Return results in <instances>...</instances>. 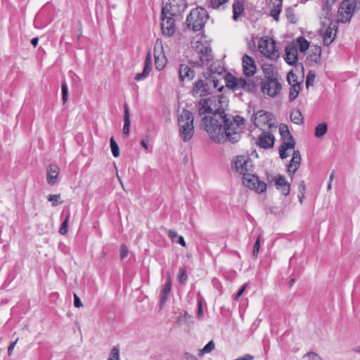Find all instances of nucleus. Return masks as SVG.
Returning <instances> with one entry per match:
<instances>
[{
    "instance_id": "1",
    "label": "nucleus",
    "mask_w": 360,
    "mask_h": 360,
    "mask_svg": "<svg viewBox=\"0 0 360 360\" xmlns=\"http://www.w3.org/2000/svg\"><path fill=\"white\" fill-rule=\"evenodd\" d=\"M229 103L226 96L218 95L201 99L197 104L198 115H205L201 120V127L214 142L219 144L238 142L245 126L246 121L243 117L226 112Z\"/></svg>"
},
{
    "instance_id": "2",
    "label": "nucleus",
    "mask_w": 360,
    "mask_h": 360,
    "mask_svg": "<svg viewBox=\"0 0 360 360\" xmlns=\"http://www.w3.org/2000/svg\"><path fill=\"white\" fill-rule=\"evenodd\" d=\"M209 18L207 10L201 6L193 8L186 20V28L194 32L202 31Z\"/></svg>"
},
{
    "instance_id": "3",
    "label": "nucleus",
    "mask_w": 360,
    "mask_h": 360,
    "mask_svg": "<svg viewBox=\"0 0 360 360\" xmlns=\"http://www.w3.org/2000/svg\"><path fill=\"white\" fill-rule=\"evenodd\" d=\"M193 116L191 111L184 109L178 117L179 134L184 142L189 141L194 134Z\"/></svg>"
},
{
    "instance_id": "4",
    "label": "nucleus",
    "mask_w": 360,
    "mask_h": 360,
    "mask_svg": "<svg viewBox=\"0 0 360 360\" xmlns=\"http://www.w3.org/2000/svg\"><path fill=\"white\" fill-rule=\"evenodd\" d=\"M193 57L196 59L189 60V63L193 67H201L207 65L214 58L210 46L202 42L197 41L193 47Z\"/></svg>"
},
{
    "instance_id": "5",
    "label": "nucleus",
    "mask_w": 360,
    "mask_h": 360,
    "mask_svg": "<svg viewBox=\"0 0 360 360\" xmlns=\"http://www.w3.org/2000/svg\"><path fill=\"white\" fill-rule=\"evenodd\" d=\"M328 22H323V26L326 27L325 30L323 27L319 31L320 34L323 36V44L329 46L335 39L336 34L338 30L339 21L330 20L328 19Z\"/></svg>"
},
{
    "instance_id": "6",
    "label": "nucleus",
    "mask_w": 360,
    "mask_h": 360,
    "mask_svg": "<svg viewBox=\"0 0 360 360\" xmlns=\"http://www.w3.org/2000/svg\"><path fill=\"white\" fill-rule=\"evenodd\" d=\"M233 169L243 174V176L252 173L254 170L252 160L247 155L236 156L233 162Z\"/></svg>"
},
{
    "instance_id": "7",
    "label": "nucleus",
    "mask_w": 360,
    "mask_h": 360,
    "mask_svg": "<svg viewBox=\"0 0 360 360\" xmlns=\"http://www.w3.org/2000/svg\"><path fill=\"white\" fill-rule=\"evenodd\" d=\"M360 9L359 0H344L341 3L340 10L342 17L340 22H347L351 20L353 13Z\"/></svg>"
},
{
    "instance_id": "8",
    "label": "nucleus",
    "mask_w": 360,
    "mask_h": 360,
    "mask_svg": "<svg viewBox=\"0 0 360 360\" xmlns=\"http://www.w3.org/2000/svg\"><path fill=\"white\" fill-rule=\"evenodd\" d=\"M243 184L257 193H262L266 190V183L261 181L257 176L252 173L243 176Z\"/></svg>"
},
{
    "instance_id": "9",
    "label": "nucleus",
    "mask_w": 360,
    "mask_h": 360,
    "mask_svg": "<svg viewBox=\"0 0 360 360\" xmlns=\"http://www.w3.org/2000/svg\"><path fill=\"white\" fill-rule=\"evenodd\" d=\"M258 47L265 57L271 59H276L278 57L276 41L273 39H260Z\"/></svg>"
},
{
    "instance_id": "10",
    "label": "nucleus",
    "mask_w": 360,
    "mask_h": 360,
    "mask_svg": "<svg viewBox=\"0 0 360 360\" xmlns=\"http://www.w3.org/2000/svg\"><path fill=\"white\" fill-rule=\"evenodd\" d=\"M167 13L166 12V8H162V22H161V30L162 34L167 37H172L175 33V20L174 19V16L169 15L167 16Z\"/></svg>"
},
{
    "instance_id": "11",
    "label": "nucleus",
    "mask_w": 360,
    "mask_h": 360,
    "mask_svg": "<svg viewBox=\"0 0 360 360\" xmlns=\"http://www.w3.org/2000/svg\"><path fill=\"white\" fill-rule=\"evenodd\" d=\"M282 86L276 78H269L266 81L262 82L261 89L262 93L267 94L270 97H275L281 92Z\"/></svg>"
},
{
    "instance_id": "12",
    "label": "nucleus",
    "mask_w": 360,
    "mask_h": 360,
    "mask_svg": "<svg viewBox=\"0 0 360 360\" xmlns=\"http://www.w3.org/2000/svg\"><path fill=\"white\" fill-rule=\"evenodd\" d=\"M211 93L210 84L208 82V78L205 79H198L193 86L192 94L194 97L206 96Z\"/></svg>"
},
{
    "instance_id": "13",
    "label": "nucleus",
    "mask_w": 360,
    "mask_h": 360,
    "mask_svg": "<svg viewBox=\"0 0 360 360\" xmlns=\"http://www.w3.org/2000/svg\"><path fill=\"white\" fill-rule=\"evenodd\" d=\"M285 54L284 59L290 65L300 67L302 72H304V66L302 63H298L297 49L295 45H288L285 49Z\"/></svg>"
},
{
    "instance_id": "14",
    "label": "nucleus",
    "mask_w": 360,
    "mask_h": 360,
    "mask_svg": "<svg viewBox=\"0 0 360 360\" xmlns=\"http://www.w3.org/2000/svg\"><path fill=\"white\" fill-rule=\"evenodd\" d=\"M169 8H166V12L172 16H179L184 12L187 8L186 0H169L168 4Z\"/></svg>"
},
{
    "instance_id": "15",
    "label": "nucleus",
    "mask_w": 360,
    "mask_h": 360,
    "mask_svg": "<svg viewBox=\"0 0 360 360\" xmlns=\"http://www.w3.org/2000/svg\"><path fill=\"white\" fill-rule=\"evenodd\" d=\"M243 73L247 77H251L256 72L255 61L252 57L245 54L242 58Z\"/></svg>"
},
{
    "instance_id": "16",
    "label": "nucleus",
    "mask_w": 360,
    "mask_h": 360,
    "mask_svg": "<svg viewBox=\"0 0 360 360\" xmlns=\"http://www.w3.org/2000/svg\"><path fill=\"white\" fill-rule=\"evenodd\" d=\"M215 68L214 67V64H212L210 68V74H209L210 78L208 79V82L210 84V86H212L213 88L218 89L219 91H222L224 89V85H220L219 82L220 80L217 78L215 75H213L214 72H217L219 76H221L224 71L223 68L219 67L217 70H215L214 71V69Z\"/></svg>"
},
{
    "instance_id": "17",
    "label": "nucleus",
    "mask_w": 360,
    "mask_h": 360,
    "mask_svg": "<svg viewBox=\"0 0 360 360\" xmlns=\"http://www.w3.org/2000/svg\"><path fill=\"white\" fill-rule=\"evenodd\" d=\"M301 155L299 150H294L292 158L287 165V173L289 176H293L300 166Z\"/></svg>"
},
{
    "instance_id": "18",
    "label": "nucleus",
    "mask_w": 360,
    "mask_h": 360,
    "mask_svg": "<svg viewBox=\"0 0 360 360\" xmlns=\"http://www.w3.org/2000/svg\"><path fill=\"white\" fill-rule=\"evenodd\" d=\"M275 138L273 134L269 132H262L258 136V146L264 149L271 148L274 147Z\"/></svg>"
},
{
    "instance_id": "19",
    "label": "nucleus",
    "mask_w": 360,
    "mask_h": 360,
    "mask_svg": "<svg viewBox=\"0 0 360 360\" xmlns=\"http://www.w3.org/2000/svg\"><path fill=\"white\" fill-rule=\"evenodd\" d=\"M275 185L278 190H280L281 193L286 196L290 193V185L285 180L284 176L278 174L275 178Z\"/></svg>"
},
{
    "instance_id": "20",
    "label": "nucleus",
    "mask_w": 360,
    "mask_h": 360,
    "mask_svg": "<svg viewBox=\"0 0 360 360\" xmlns=\"http://www.w3.org/2000/svg\"><path fill=\"white\" fill-rule=\"evenodd\" d=\"M179 77L181 81H191L195 77V72L188 65L181 64L179 67Z\"/></svg>"
},
{
    "instance_id": "21",
    "label": "nucleus",
    "mask_w": 360,
    "mask_h": 360,
    "mask_svg": "<svg viewBox=\"0 0 360 360\" xmlns=\"http://www.w3.org/2000/svg\"><path fill=\"white\" fill-rule=\"evenodd\" d=\"M172 289V281L169 276L167 277V280L165 283L164 284L163 288L161 290L160 293V307L162 308L164 304H165L167 297L171 292Z\"/></svg>"
},
{
    "instance_id": "22",
    "label": "nucleus",
    "mask_w": 360,
    "mask_h": 360,
    "mask_svg": "<svg viewBox=\"0 0 360 360\" xmlns=\"http://www.w3.org/2000/svg\"><path fill=\"white\" fill-rule=\"evenodd\" d=\"M60 169L57 165H50L47 169V183L54 185L59 174Z\"/></svg>"
},
{
    "instance_id": "23",
    "label": "nucleus",
    "mask_w": 360,
    "mask_h": 360,
    "mask_svg": "<svg viewBox=\"0 0 360 360\" xmlns=\"http://www.w3.org/2000/svg\"><path fill=\"white\" fill-rule=\"evenodd\" d=\"M272 5V8L270 12V15L276 20H279V15L282 11V0H270Z\"/></svg>"
},
{
    "instance_id": "24",
    "label": "nucleus",
    "mask_w": 360,
    "mask_h": 360,
    "mask_svg": "<svg viewBox=\"0 0 360 360\" xmlns=\"http://www.w3.org/2000/svg\"><path fill=\"white\" fill-rule=\"evenodd\" d=\"M130 116H129V109L127 103H124V126L122 132L124 136H129V130H130Z\"/></svg>"
},
{
    "instance_id": "25",
    "label": "nucleus",
    "mask_w": 360,
    "mask_h": 360,
    "mask_svg": "<svg viewBox=\"0 0 360 360\" xmlns=\"http://www.w3.org/2000/svg\"><path fill=\"white\" fill-rule=\"evenodd\" d=\"M321 48L318 45H313L310 49L308 59L313 63H319L321 61Z\"/></svg>"
},
{
    "instance_id": "26",
    "label": "nucleus",
    "mask_w": 360,
    "mask_h": 360,
    "mask_svg": "<svg viewBox=\"0 0 360 360\" xmlns=\"http://www.w3.org/2000/svg\"><path fill=\"white\" fill-rule=\"evenodd\" d=\"M244 12V4L236 0L233 4V20L237 21L240 15Z\"/></svg>"
},
{
    "instance_id": "27",
    "label": "nucleus",
    "mask_w": 360,
    "mask_h": 360,
    "mask_svg": "<svg viewBox=\"0 0 360 360\" xmlns=\"http://www.w3.org/2000/svg\"><path fill=\"white\" fill-rule=\"evenodd\" d=\"M224 78L225 80L226 86L229 89L233 90V91H236V87L237 86V84H236L237 77H234L231 73L228 72L226 74L225 76H224Z\"/></svg>"
},
{
    "instance_id": "28",
    "label": "nucleus",
    "mask_w": 360,
    "mask_h": 360,
    "mask_svg": "<svg viewBox=\"0 0 360 360\" xmlns=\"http://www.w3.org/2000/svg\"><path fill=\"white\" fill-rule=\"evenodd\" d=\"M328 131V124L326 122H323L322 123L319 124L316 128L314 131V136L316 138H321Z\"/></svg>"
},
{
    "instance_id": "29",
    "label": "nucleus",
    "mask_w": 360,
    "mask_h": 360,
    "mask_svg": "<svg viewBox=\"0 0 360 360\" xmlns=\"http://www.w3.org/2000/svg\"><path fill=\"white\" fill-rule=\"evenodd\" d=\"M300 89V83H292L289 93L290 101H293L298 96Z\"/></svg>"
},
{
    "instance_id": "30",
    "label": "nucleus",
    "mask_w": 360,
    "mask_h": 360,
    "mask_svg": "<svg viewBox=\"0 0 360 360\" xmlns=\"http://www.w3.org/2000/svg\"><path fill=\"white\" fill-rule=\"evenodd\" d=\"M291 121L296 124H302L304 122V119L300 110H294L290 114Z\"/></svg>"
},
{
    "instance_id": "31",
    "label": "nucleus",
    "mask_w": 360,
    "mask_h": 360,
    "mask_svg": "<svg viewBox=\"0 0 360 360\" xmlns=\"http://www.w3.org/2000/svg\"><path fill=\"white\" fill-rule=\"evenodd\" d=\"M300 52L306 51L309 47V42L304 37H300L297 39Z\"/></svg>"
},
{
    "instance_id": "32",
    "label": "nucleus",
    "mask_w": 360,
    "mask_h": 360,
    "mask_svg": "<svg viewBox=\"0 0 360 360\" xmlns=\"http://www.w3.org/2000/svg\"><path fill=\"white\" fill-rule=\"evenodd\" d=\"M258 118L261 120L264 123L269 122L273 118V114L270 112H265L260 110L257 112Z\"/></svg>"
},
{
    "instance_id": "33",
    "label": "nucleus",
    "mask_w": 360,
    "mask_h": 360,
    "mask_svg": "<svg viewBox=\"0 0 360 360\" xmlns=\"http://www.w3.org/2000/svg\"><path fill=\"white\" fill-rule=\"evenodd\" d=\"M285 16L288 21L292 24H295L297 22V18L295 17V14L294 12V9L292 7H288L285 8Z\"/></svg>"
},
{
    "instance_id": "34",
    "label": "nucleus",
    "mask_w": 360,
    "mask_h": 360,
    "mask_svg": "<svg viewBox=\"0 0 360 360\" xmlns=\"http://www.w3.org/2000/svg\"><path fill=\"white\" fill-rule=\"evenodd\" d=\"M214 342L210 340L202 349L199 350L198 356H202L205 354L211 352L214 349Z\"/></svg>"
},
{
    "instance_id": "35",
    "label": "nucleus",
    "mask_w": 360,
    "mask_h": 360,
    "mask_svg": "<svg viewBox=\"0 0 360 360\" xmlns=\"http://www.w3.org/2000/svg\"><path fill=\"white\" fill-rule=\"evenodd\" d=\"M110 148H111V152H112V155L115 158L119 157L120 148H119V146L113 136L110 137Z\"/></svg>"
},
{
    "instance_id": "36",
    "label": "nucleus",
    "mask_w": 360,
    "mask_h": 360,
    "mask_svg": "<svg viewBox=\"0 0 360 360\" xmlns=\"http://www.w3.org/2000/svg\"><path fill=\"white\" fill-rule=\"evenodd\" d=\"M283 141L281 143V146L285 147V146H290V147H289V149H292L295 148V139L293 138V136L292 135H290L288 136H285V139H283Z\"/></svg>"
},
{
    "instance_id": "37",
    "label": "nucleus",
    "mask_w": 360,
    "mask_h": 360,
    "mask_svg": "<svg viewBox=\"0 0 360 360\" xmlns=\"http://www.w3.org/2000/svg\"><path fill=\"white\" fill-rule=\"evenodd\" d=\"M177 279L179 281V283L182 284H185L187 279V272L186 268H181L179 271L178 275H177Z\"/></svg>"
},
{
    "instance_id": "38",
    "label": "nucleus",
    "mask_w": 360,
    "mask_h": 360,
    "mask_svg": "<svg viewBox=\"0 0 360 360\" xmlns=\"http://www.w3.org/2000/svg\"><path fill=\"white\" fill-rule=\"evenodd\" d=\"M61 91H62V101L63 103L65 104L68 101V88L65 80H63L61 84Z\"/></svg>"
},
{
    "instance_id": "39",
    "label": "nucleus",
    "mask_w": 360,
    "mask_h": 360,
    "mask_svg": "<svg viewBox=\"0 0 360 360\" xmlns=\"http://www.w3.org/2000/svg\"><path fill=\"white\" fill-rule=\"evenodd\" d=\"M315 77H316L315 72L313 70H309L307 75L306 82H305L307 88H309V86L313 85Z\"/></svg>"
},
{
    "instance_id": "40",
    "label": "nucleus",
    "mask_w": 360,
    "mask_h": 360,
    "mask_svg": "<svg viewBox=\"0 0 360 360\" xmlns=\"http://www.w3.org/2000/svg\"><path fill=\"white\" fill-rule=\"evenodd\" d=\"M60 194H50L47 196V200L50 202H52L53 206H57L59 204H61L63 202L60 201Z\"/></svg>"
},
{
    "instance_id": "41",
    "label": "nucleus",
    "mask_w": 360,
    "mask_h": 360,
    "mask_svg": "<svg viewBox=\"0 0 360 360\" xmlns=\"http://www.w3.org/2000/svg\"><path fill=\"white\" fill-rule=\"evenodd\" d=\"M243 90L247 92H255L256 91V84L252 80L248 79L246 81Z\"/></svg>"
},
{
    "instance_id": "42",
    "label": "nucleus",
    "mask_w": 360,
    "mask_h": 360,
    "mask_svg": "<svg viewBox=\"0 0 360 360\" xmlns=\"http://www.w3.org/2000/svg\"><path fill=\"white\" fill-rule=\"evenodd\" d=\"M108 360H120V349L118 347L115 346L110 352V357Z\"/></svg>"
},
{
    "instance_id": "43",
    "label": "nucleus",
    "mask_w": 360,
    "mask_h": 360,
    "mask_svg": "<svg viewBox=\"0 0 360 360\" xmlns=\"http://www.w3.org/2000/svg\"><path fill=\"white\" fill-rule=\"evenodd\" d=\"M143 68L148 70V71H151L152 70V57H151V54L150 52H148L146 56V58L144 60V66H143Z\"/></svg>"
},
{
    "instance_id": "44",
    "label": "nucleus",
    "mask_w": 360,
    "mask_h": 360,
    "mask_svg": "<svg viewBox=\"0 0 360 360\" xmlns=\"http://www.w3.org/2000/svg\"><path fill=\"white\" fill-rule=\"evenodd\" d=\"M260 238L261 236H259L257 238V240L255 243L252 256L254 259H256L258 256L259 248H260Z\"/></svg>"
},
{
    "instance_id": "45",
    "label": "nucleus",
    "mask_w": 360,
    "mask_h": 360,
    "mask_svg": "<svg viewBox=\"0 0 360 360\" xmlns=\"http://www.w3.org/2000/svg\"><path fill=\"white\" fill-rule=\"evenodd\" d=\"M263 71L264 73V79H262L263 81H266L269 78H274V70L271 66H269V68H263Z\"/></svg>"
},
{
    "instance_id": "46",
    "label": "nucleus",
    "mask_w": 360,
    "mask_h": 360,
    "mask_svg": "<svg viewBox=\"0 0 360 360\" xmlns=\"http://www.w3.org/2000/svg\"><path fill=\"white\" fill-rule=\"evenodd\" d=\"M166 63V60L165 58L160 59L158 57H155V65L157 70H162L164 69Z\"/></svg>"
},
{
    "instance_id": "47",
    "label": "nucleus",
    "mask_w": 360,
    "mask_h": 360,
    "mask_svg": "<svg viewBox=\"0 0 360 360\" xmlns=\"http://www.w3.org/2000/svg\"><path fill=\"white\" fill-rule=\"evenodd\" d=\"M287 80L290 86L292 85V83H300L298 81L297 76L292 70L288 73Z\"/></svg>"
},
{
    "instance_id": "48",
    "label": "nucleus",
    "mask_w": 360,
    "mask_h": 360,
    "mask_svg": "<svg viewBox=\"0 0 360 360\" xmlns=\"http://www.w3.org/2000/svg\"><path fill=\"white\" fill-rule=\"evenodd\" d=\"M229 0H210V7L217 9L226 4Z\"/></svg>"
},
{
    "instance_id": "49",
    "label": "nucleus",
    "mask_w": 360,
    "mask_h": 360,
    "mask_svg": "<svg viewBox=\"0 0 360 360\" xmlns=\"http://www.w3.org/2000/svg\"><path fill=\"white\" fill-rule=\"evenodd\" d=\"M150 71L146 70V69H143V71L140 73H137L135 77H134V79L136 81H141V80H143L144 79H146L150 74Z\"/></svg>"
},
{
    "instance_id": "50",
    "label": "nucleus",
    "mask_w": 360,
    "mask_h": 360,
    "mask_svg": "<svg viewBox=\"0 0 360 360\" xmlns=\"http://www.w3.org/2000/svg\"><path fill=\"white\" fill-rule=\"evenodd\" d=\"M280 134L282 139H285V136L292 135L288 130V127L285 124H281L279 128Z\"/></svg>"
},
{
    "instance_id": "51",
    "label": "nucleus",
    "mask_w": 360,
    "mask_h": 360,
    "mask_svg": "<svg viewBox=\"0 0 360 360\" xmlns=\"http://www.w3.org/2000/svg\"><path fill=\"white\" fill-rule=\"evenodd\" d=\"M69 217H70V216L68 215L66 217V219L63 221V222L60 225V227L59 229V233L62 235H65L68 232L67 228H68V222Z\"/></svg>"
},
{
    "instance_id": "52",
    "label": "nucleus",
    "mask_w": 360,
    "mask_h": 360,
    "mask_svg": "<svg viewBox=\"0 0 360 360\" xmlns=\"http://www.w3.org/2000/svg\"><path fill=\"white\" fill-rule=\"evenodd\" d=\"M289 147H290V146H285V147L281 145L280 146V148H279V155H280V158L281 159H285L288 157V154L287 153V150L289 149Z\"/></svg>"
},
{
    "instance_id": "53",
    "label": "nucleus",
    "mask_w": 360,
    "mask_h": 360,
    "mask_svg": "<svg viewBox=\"0 0 360 360\" xmlns=\"http://www.w3.org/2000/svg\"><path fill=\"white\" fill-rule=\"evenodd\" d=\"M120 252V258L122 259H124L128 255V253H129L127 246L125 244L121 245Z\"/></svg>"
},
{
    "instance_id": "54",
    "label": "nucleus",
    "mask_w": 360,
    "mask_h": 360,
    "mask_svg": "<svg viewBox=\"0 0 360 360\" xmlns=\"http://www.w3.org/2000/svg\"><path fill=\"white\" fill-rule=\"evenodd\" d=\"M336 0H326L323 9L327 11H330Z\"/></svg>"
},
{
    "instance_id": "55",
    "label": "nucleus",
    "mask_w": 360,
    "mask_h": 360,
    "mask_svg": "<svg viewBox=\"0 0 360 360\" xmlns=\"http://www.w3.org/2000/svg\"><path fill=\"white\" fill-rule=\"evenodd\" d=\"M246 81L247 80L243 77L237 78V81H236L237 86L236 87V90H238L240 89H243L245 85L246 84Z\"/></svg>"
},
{
    "instance_id": "56",
    "label": "nucleus",
    "mask_w": 360,
    "mask_h": 360,
    "mask_svg": "<svg viewBox=\"0 0 360 360\" xmlns=\"http://www.w3.org/2000/svg\"><path fill=\"white\" fill-rule=\"evenodd\" d=\"M305 356H307L311 360H322L321 356H319V354L313 352L307 353Z\"/></svg>"
},
{
    "instance_id": "57",
    "label": "nucleus",
    "mask_w": 360,
    "mask_h": 360,
    "mask_svg": "<svg viewBox=\"0 0 360 360\" xmlns=\"http://www.w3.org/2000/svg\"><path fill=\"white\" fill-rule=\"evenodd\" d=\"M306 191V186L304 181H300L298 184V191L299 193L304 195Z\"/></svg>"
},
{
    "instance_id": "58",
    "label": "nucleus",
    "mask_w": 360,
    "mask_h": 360,
    "mask_svg": "<svg viewBox=\"0 0 360 360\" xmlns=\"http://www.w3.org/2000/svg\"><path fill=\"white\" fill-rule=\"evenodd\" d=\"M82 305L80 298L76 294H74V306L77 308H79L82 307Z\"/></svg>"
},
{
    "instance_id": "59",
    "label": "nucleus",
    "mask_w": 360,
    "mask_h": 360,
    "mask_svg": "<svg viewBox=\"0 0 360 360\" xmlns=\"http://www.w3.org/2000/svg\"><path fill=\"white\" fill-rule=\"evenodd\" d=\"M247 283H245L241 286V288L239 289V290L237 292V293L235 295L234 299L236 300L239 298L243 293L244 292L245 290L246 289Z\"/></svg>"
},
{
    "instance_id": "60",
    "label": "nucleus",
    "mask_w": 360,
    "mask_h": 360,
    "mask_svg": "<svg viewBox=\"0 0 360 360\" xmlns=\"http://www.w3.org/2000/svg\"><path fill=\"white\" fill-rule=\"evenodd\" d=\"M149 141V136L147 135L141 141V145L143 148H144L146 150L148 149V143Z\"/></svg>"
},
{
    "instance_id": "61",
    "label": "nucleus",
    "mask_w": 360,
    "mask_h": 360,
    "mask_svg": "<svg viewBox=\"0 0 360 360\" xmlns=\"http://www.w3.org/2000/svg\"><path fill=\"white\" fill-rule=\"evenodd\" d=\"M202 315V300L200 299L198 300V316L200 317Z\"/></svg>"
},
{
    "instance_id": "62",
    "label": "nucleus",
    "mask_w": 360,
    "mask_h": 360,
    "mask_svg": "<svg viewBox=\"0 0 360 360\" xmlns=\"http://www.w3.org/2000/svg\"><path fill=\"white\" fill-rule=\"evenodd\" d=\"M167 235L170 238H174L176 237H178V234L176 231L173 229H169L167 231Z\"/></svg>"
},
{
    "instance_id": "63",
    "label": "nucleus",
    "mask_w": 360,
    "mask_h": 360,
    "mask_svg": "<svg viewBox=\"0 0 360 360\" xmlns=\"http://www.w3.org/2000/svg\"><path fill=\"white\" fill-rule=\"evenodd\" d=\"M184 356L186 360H198L195 355L188 352L185 353Z\"/></svg>"
},
{
    "instance_id": "64",
    "label": "nucleus",
    "mask_w": 360,
    "mask_h": 360,
    "mask_svg": "<svg viewBox=\"0 0 360 360\" xmlns=\"http://www.w3.org/2000/svg\"><path fill=\"white\" fill-rule=\"evenodd\" d=\"M177 243L179 244H180L181 246H183V247H186V241L184 240V238L182 236H178V241H177Z\"/></svg>"
}]
</instances>
